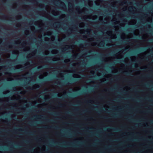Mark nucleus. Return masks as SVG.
<instances>
[{
  "instance_id": "bb28decb",
  "label": "nucleus",
  "mask_w": 153,
  "mask_h": 153,
  "mask_svg": "<svg viewBox=\"0 0 153 153\" xmlns=\"http://www.w3.org/2000/svg\"><path fill=\"white\" fill-rule=\"evenodd\" d=\"M114 64H115V63H111V64H110V65L111 66H113V65H114Z\"/></svg>"
},
{
  "instance_id": "393cba45",
  "label": "nucleus",
  "mask_w": 153,
  "mask_h": 153,
  "mask_svg": "<svg viewBox=\"0 0 153 153\" xmlns=\"http://www.w3.org/2000/svg\"><path fill=\"white\" fill-rule=\"evenodd\" d=\"M100 44L102 46H103V43L102 42H101L100 43Z\"/></svg>"
},
{
  "instance_id": "f03ea898",
  "label": "nucleus",
  "mask_w": 153,
  "mask_h": 153,
  "mask_svg": "<svg viewBox=\"0 0 153 153\" xmlns=\"http://www.w3.org/2000/svg\"><path fill=\"white\" fill-rule=\"evenodd\" d=\"M121 58H117V59L115 61V62L117 63H120L121 62H124L125 61L124 60H121Z\"/></svg>"
},
{
  "instance_id": "f8f14e48",
  "label": "nucleus",
  "mask_w": 153,
  "mask_h": 153,
  "mask_svg": "<svg viewBox=\"0 0 153 153\" xmlns=\"http://www.w3.org/2000/svg\"><path fill=\"white\" fill-rule=\"evenodd\" d=\"M51 114L53 115L57 116L59 115L57 113H51Z\"/></svg>"
},
{
  "instance_id": "052dcab7",
  "label": "nucleus",
  "mask_w": 153,
  "mask_h": 153,
  "mask_svg": "<svg viewBox=\"0 0 153 153\" xmlns=\"http://www.w3.org/2000/svg\"><path fill=\"white\" fill-rule=\"evenodd\" d=\"M57 96V94H56V95H55V96Z\"/></svg>"
},
{
  "instance_id": "a878e982",
  "label": "nucleus",
  "mask_w": 153,
  "mask_h": 153,
  "mask_svg": "<svg viewBox=\"0 0 153 153\" xmlns=\"http://www.w3.org/2000/svg\"><path fill=\"white\" fill-rule=\"evenodd\" d=\"M151 42H153V39H151L149 40Z\"/></svg>"
},
{
  "instance_id": "774afa93",
  "label": "nucleus",
  "mask_w": 153,
  "mask_h": 153,
  "mask_svg": "<svg viewBox=\"0 0 153 153\" xmlns=\"http://www.w3.org/2000/svg\"><path fill=\"white\" fill-rule=\"evenodd\" d=\"M47 67V66H45V67Z\"/></svg>"
},
{
  "instance_id": "c03bdc74",
  "label": "nucleus",
  "mask_w": 153,
  "mask_h": 153,
  "mask_svg": "<svg viewBox=\"0 0 153 153\" xmlns=\"http://www.w3.org/2000/svg\"><path fill=\"white\" fill-rule=\"evenodd\" d=\"M138 38H140V39H143V37H140L139 36L138 37Z\"/></svg>"
},
{
  "instance_id": "c9c22d12",
  "label": "nucleus",
  "mask_w": 153,
  "mask_h": 153,
  "mask_svg": "<svg viewBox=\"0 0 153 153\" xmlns=\"http://www.w3.org/2000/svg\"><path fill=\"white\" fill-rule=\"evenodd\" d=\"M150 123L151 124H153V120L151 121L150 122Z\"/></svg>"
},
{
  "instance_id": "7c9ffc66",
  "label": "nucleus",
  "mask_w": 153,
  "mask_h": 153,
  "mask_svg": "<svg viewBox=\"0 0 153 153\" xmlns=\"http://www.w3.org/2000/svg\"><path fill=\"white\" fill-rule=\"evenodd\" d=\"M145 50V49L144 48H143L141 49V51H144Z\"/></svg>"
},
{
  "instance_id": "6e6d98bb",
  "label": "nucleus",
  "mask_w": 153,
  "mask_h": 153,
  "mask_svg": "<svg viewBox=\"0 0 153 153\" xmlns=\"http://www.w3.org/2000/svg\"><path fill=\"white\" fill-rule=\"evenodd\" d=\"M30 89H31V90H32V89H32L30 87Z\"/></svg>"
},
{
  "instance_id": "9b49d317",
  "label": "nucleus",
  "mask_w": 153,
  "mask_h": 153,
  "mask_svg": "<svg viewBox=\"0 0 153 153\" xmlns=\"http://www.w3.org/2000/svg\"><path fill=\"white\" fill-rule=\"evenodd\" d=\"M72 57L73 58H76L77 57H79V56L78 55H77V56H75V55H72Z\"/></svg>"
},
{
  "instance_id": "338daca9",
  "label": "nucleus",
  "mask_w": 153,
  "mask_h": 153,
  "mask_svg": "<svg viewBox=\"0 0 153 153\" xmlns=\"http://www.w3.org/2000/svg\"><path fill=\"white\" fill-rule=\"evenodd\" d=\"M11 100H13V99H11Z\"/></svg>"
},
{
  "instance_id": "473e14b6",
  "label": "nucleus",
  "mask_w": 153,
  "mask_h": 153,
  "mask_svg": "<svg viewBox=\"0 0 153 153\" xmlns=\"http://www.w3.org/2000/svg\"><path fill=\"white\" fill-rule=\"evenodd\" d=\"M146 68H140V69L141 70H143L144 69H145Z\"/></svg>"
},
{
  "instance_id": "a19ab883",
  "label": "nucleus",
  "mask_w": 153,
  "mask_h": 153,
  "mask_svg": "<svg viewBox=\"0 0 153 153\" xmlns=\"http://www.w3.org/2000/svg\"><path fill=\"white\" fill-rule=\"evenodd\" d=\"M84 112H87V110H85L83 111Z\"/></svg>"
},
{
  "instance_id": "a18cd8bd",
  "label": "nucleus",
  "mask_w": 153,
  "mask_h": 153,
  "mask_svg": "<svg viewBox=\"0 0 153 153\" xmlns=\"http://www.w3.org/2000/svg\"><path fill=\"white\" fill-rule=\"evenodd\" d=\"M111 91H113V90H114V89L113 88H111Z\"/></svg>"
},
{
  "instance_id": "a211bd4d",
  "label": "nucleus",
  "mask_w": 153,
  "mask_h": 153,
  "mask_svg": "<svg viewBox=\"0 0 153 153\" xmlns=\"http://www.w3.org/2000/svg\"><path fill=\"white\" fill-rule=\"evenodd\" d=\"M68 146H76L75 145H74L73 144H70V145H68Z\"/></svg>"
},
{
  "instance_id": "13d9d810",
  "label": "nucleus",
  "mask_w": 153,
  "mask_h": 153,
  "mask_svg": "<svg viewBox=\"0 0 153 153\" xmlns=\"http://www.w3.org/2000/svg\"><path fill=\"white\" fill-rule=\"evenodd\" d=\"M95 27H98V26H97V25H96V26H95Z\"/></svg>"
},
{
  "instance_id": "412c9836",
  "label": "nucleus",
  "mask_w": 153,
  "mask_h": 153,
  "mask_svg": "<svg viewBox=\"0 0 153 153\" xmlns=\"http://www.w3.org/2000/svg\"><path fill=\"white\" fill-rule=\"evenodd\" d=\"M59 23L58 22H56V23H55V24H54V25H59L58 24Z\"/></svg>"
},
{
  "instance_id": "09e8293b",
  "label": "nucleus",
  "mask_w": 153,
  "mask_h": 153,
  "mask_svg": "<svg viewBox=\"0 0 153 153\" xmlns=\"http://www.w3.org/2000/svg\"><path fill=\"white\" fill-rule=\"evenodd\" d=\"M82 45V44H80L79 45V46H81Z\"/></svg>"
},
{
  "instance_id": "1a4fd4ad",
  "label": "nucleus",
  "mask_w": 153,
  "mask_h": 153,
  "mask_svg": "<svg viewBox=\"0 0 153 153\" xmlns=\"http://www.w3.org/2000/svg\"><path fill=\"white\" fill-rule=\"evenodd\" d=\"M63 136H67L68 137H71V134H64Z\"/></svg>"
},
{
  "instance_id": "ea45409f",
  "label": "nucleus",
  "mask_w": 153,
  "mask_h": 153,
  "mask_svg": "<svg viewBox=\"0 0 153 153\" xmlns=\"http://www.w3.org/2000/svg\"><path fill=\"white\" fill-rule=\"evenodd\" d=\"M127 146L128 147H130L131 146V145H127Z\"/></svg>"
},
{
  "instance_id": "f257e3e1",
  "label": "nucleus",
  "mask_w": 153,
  "mask_h": 153,
  "mask_svg": "<svg viewBox=\"0 0 153 153\" xmlns=\"http://www.w3.org/2000/svg\"><path fill=\"white\" fill-rule=\"evenodd\" d=\"M71 93V92H69L68 94L69 96H68L66 94H64V96L65 97H62L61 98V100H63L65 98H67L69 97L70 98H73L74 97H76L78 96L86 94V92H84L83 91H81L79 92L74 93L72 94H70V93Z\"/></svg>"
},
{
  "instance_id": "69168bd1",
  "label": "nucleus",
  "mask_w": 153,
  "mask_h": 153,
  "mask_svg": "<svg viewBox=\"0 0 153 153\" xmlns=\"http://www.w3.org/2000/svg\"><path fill=\"white\" fill-rule=\"evenodd\" d=\"M78 146V145H76V146Z\"/></svg>"
},
{
  "instance_id": "8fccbe9b",
  "label": "nucleus",
  "mask_w": 153,
  "mask_h": 153,
  "mask_svg": "<svg viewBox=\"0 0 153 153\" xmlns=\"http://www.w3.org/2000/svg\"><path fill=\"white\" fill-rule=\"evenodd\" d=\"M25 142L26 143H28V141H25Z\"/></svg>"
},
{
  "instance_id": "f704fd0d",
  "label": "nucleus",
  "mask_w": 153,
  "mask_h": 153,
  "mask_svg": "<svg viewBox=\"0 0 153 153\" xmlns=\"http://www.w3.org/2000/svg\"><path fill=\"white\" fill-rule=\"evenodd\" d=\"M42 128H46L47 127L46 126H43L42 127Z\"/></svg>"
},
{
  "instance_id": "0eeeda50",
  "label": "nucleus",
  "mask_w": 153,
  "mask_h": 153,
  "mask_svg": "<svg viewBox=\"0 0 153 153\" xmlns=\"http://www.w3.org/2000/svg\"><path fill=\"white\" fill-rule=\"evenodd\" d=\"M64 84H67V81H65L64 82L60 83L59 84V85L61 86Z\"/></svg>"
},
{
  "instance_id": "4d7b16f0",
  "label": "nucleus",
  "mask_w": 153,
  "mask_h": 153,
  "mask_svg": "<svg viewBox=\"0 0 153 153\" xmlns=\"http://www.w3.org/2000/svg\"><path fill=\"white\" fill-rule=\"evenodd\" d=\"M110 135H111V136H112V134H110Z\"/></svg>"
},
{
  "instance_id": "4c0bfd02",
  "label": "nucleus",
  "mask_w": 153,
  "mask_h": 153,
  "mask_svg": "<svg viewBox=\"0 0 153 153\" xmlns=\"http://www.w3.org/2000/svg\"><path fill=\"white\" fill-rule=\"evenodd\" d=\"M146 77H149V75H146Z\"/></svg>"
},
{
  "instance_id": "9d476101",
  "label": "nucleus",
  "mask_w": 153,
  "mask_h": 153,
  "mask_svg": "<svg viewBox=\"0 0 153 153\" xmlns=\"http://www.w3.org/2000/svg\"><path fill=\"white\" fill-rule=\"evenodd\" d=\"M44 68V67L43 66H41L40 67H38L37 68V69L39 70H40L41 69H42Z\"/></svg>"
},
{
  "instance_id": "58836bf2",
  "label": "nucleus",
  "mask_w": 153,
  "mask_h": 153,
  "mask_svg": "<svg viewBox=\"0 0 153 153\" xmlns=\"http://www.w3.org/2000/svg\"><path fill=\"white\" fill-rule=\"evenodd\" d=\"M35 117H39V116L38 117V115H36L34 116Z\"/></svg>"
},
{
  "instance_id": "7ed1b4c3",
  "label": "nucleus",
  "mask_w": 153,
  "mask_h": 153,
  "mask_svg": "<svg viewBox=\"0 0 153 153\" xmlns=\"http://www.w3.org/2000/svg\"><path fill=\"white\" fill-rule=\"evenodd\" d=\"M69 143L68 142H63L62 143H61V144H58V145L59 146H64L66 147L67 146L66 145H65V144L66 143Z\"/></svg>"
},
{
  "instance_id": "5701e85b",
  "label": "nucleus",
  "mask_w": 153,
  "mask_h": 153,
  "mask_svg": "<svg viewBox=\"0 0 153 153\" xmlns=\"http://www.w3.org/2000/svg\"><path fill=\"white\" fill-rule=\"evenodd\" d=\"M44 100L45 101H48V100H49V98H47V99L44 98Z\"/></svg>"
},
{
  "instance_id": "423d86ee",
  "label": "nucleus",
  "mask_w": 153,
  "mask_h": 153,
  "mask_svg": "<svg viewBox=\"0 0 153 153\" xmlns=\"http://www.w3.org/2000/svg\"><path fill=\"white\" fill-rule=\"evenodd\" d=\"M113 130L114 131L116 132H118L120 131V130L118 128H113Z\"/></svg>"
},
{
  "instance_id": "6ab92c4d",
  "label": "nucleus",
  "mask_w": 153,
  "mask_h": 153,
  "mask_svg": "<svg viewBox=\"0 0 153 153\" xmlns=\"http://www.w3.org/2000/svg\"><path fill=\"white\" fill-rule=\"evenodd\" d=\"M94 52V51H89L88 52V53L89 54H91L92 53V52Z\"/></svg>"
},
{
  "instance_id": "79ce46f5",
  "label": "nucleus",
  "mask_w": 153,
  "mask_h": 153,
  "mask_svg": "<svg viewBox=\"0 0 153 153\" xmlns=\"http://www.w3.org/2000/svg\"><path fill=\"white\" fill-rule=\"evenodd\" d=\"M81 65H83L84 64H83V62H82L81 63Z\"/></svg>"
},
{
  "instance_id": "39448f33",
  "label": "nucleus",
  "mask_w": 153,
  "mask_h": 153,
  "mask_svg": "<svg viewBox=\"0 0 153 153\" xmlns=\"http://www.w3.org/2000/svg\"><path fill=\"white\" fill-rule=\"evenodd\" d=\"M21 131H24L25 132V134H28V135L33 134L31 132H28L26 131H25L24 130H21Z\"/></svg>"
},
{
  "instance_id": "c85d7f7f",
  "label": "nucleus",
  "mask_w": 153,
  "mask_h": 153,
  "mask_svg": "<svg viewBox=\"0 0 153 153\" xmlns=\"http://www.w3.org/2000/svg\"><path fill=\"white\" fill-rule=\"evenodd\" d=\"M45 59H46V60H47V57H46V58ZM48 61H49V62H50V61H51V60H50V59H48Z\"/></svg>"
},
{
  "instance_id": "37998d69",
  "label": "nucleus",
  "mask_w": 153,
  "mask_h": 153,
  "mask_svg": "<svg viewBox=\"0 0 153 153\" xmlns=\"http://www.w3.org/2000/svg\"><path fill=\"white\" fill-rule=\"evenodd\" d=\"M46 110V109H43V111H45Z\"/></svg>"
},
{
  "instance_id": "864d4df0",
  "label": "nucleus",
  "mask_w": 153,
  "mask_h": 153,
  "mask_svg": "<svg viewBox=\"0 0 153 153\" xmlns=\"http://www.w3.org/2000/svg\"><path fill=\"white\" fill-rule=\"evenodd\" d=\"M141 140H144V139L143 138H141Z\"/></svg>"
},
{
  "instance_id": "72a5a7b5",
  "label": "nucleus",
  "mask_w": 153,
  "mask_h": 153,
  "mask_svg": "<svg viewBox=\"0 0 153 153\" xmlns=\"http://www.w3.org/2000/svg\"><path fill=\"white\" fill-rule=\"evenodd\" d=\"M94 86H95V87H96L97 88L98 87V86H97V85H96V86H92V87H94Z\"/></svg>"
},
{
  "instance_id": "49530a36",
  "label": "nucleus",
  "mask_w": 153,
  "mask_h": 153,
  "mask_svg": "<svg viewBox=\"0 0 153 153\" xmlns=\"http://www.w3.org/2000/svg\"><path fill=\"white\" fill-rule=\"evenodd\" d=\"M95 145V143H94V144H93L92 145V146H94Z\"/></svg>"
},
{
  "instance_id": "e2e57ef3",
  "label": "nucleus",
  "mask_w": 153,
  "mask_h": 153,
  "mask_svg": "<svg viewBox=\"0 0 153 153\" xmlns=\"http://www.w3.org/2000/svg\"><path fill=\"white\" fill-rule=\"evenodd\" d=\"M3 16H4V17H5V15H3Z\"/></svg>"
},
{
  "instance_id": "de8ad7c7",
  "label": "nucleus",
  "mask_w": 153,
  "mask_h": 153,
  "mask_svg": "<svg viewBox=\"0 0 153 153\" xmlns=\"http://www.w3.org/2000/svg\"><path fill=\"white\" fill-rule=\"evenodd\" d=\"M110 150L111 151H114V150H113L112 149H110Z\"/></svg>"
},
{
  "instance_id": "603ef678",
  "label": "nucleus",
  "mask_w": 153,
  "mask_h": 153,
  "mask_svg": "<svg viewBox=\"0 0 153 153\" xmlns=\"http://www.w3.org/2000/svg\"><path fill=\"white\" fill-rule=\"evenodd\" d=\"M28 152H31V151L30 150H28Z\"/></svg>"
},
{
  "instance_id": "3c124183",
  "label": "nucleus",
  "mask_w": 153,
  "mask_h": 153,
  "mask_svg": "<svg viewBox=\"0 0 153 153\" xmlns=\"http://www.w3.org/2000/svg\"><path fill=\"white\" fill-rule=\"evenodd\" d=\"M134 90H135V91H137L136 90V88L134 89Z\"/></svg>"
},
{
  "instance_id": "2eb2a0df",
  "label": "nucleus",
  "mask_w": 153,
  "mask_h": 153,
  "mask_svg": "<svg viewBox=\"0 0 153 153\" xmlns=\"http://www.w3.org/2000/svg\"><path fill=\"white\" fill-rule=\"evenodd\" d=\"M117 50H116L115 51H114L113 52L111 53V55H113L114 54V53H116V52H117Z\"/></svg>"
},
{
  "instance_id": "c756f323",
  "label": "nucleus",
  "mask_w": 153,
  "mask_h": 153,
  "mask_svg": "<svg viewBox=\"0 0 153 153\" xmlns=\"http://www.w3.org/2000/svg\"><path fill=\"white\" fill-rule=\"evenodd\" d=\"M92 91V89H89V91L91 92Z\"/></svg>"
},
{
  "instance_id": "680f3d73",
  "label": "nucleus",
  "mask_w": 153,
  "mask_h": 153,
  "mask_svg": "<svg viewBox=\"0 0 153 153\" xmlns=\"http://www.w3.org/2000/svg\"><path fill=\"white\" fill-rule=\"evenodd\" d=\"M2 67H3V68H5V67L4 66H3Z\"/></svg>"
},
{
  "instance_id": "20e7f679",
  "label": "nucleus",
  "mask_w": 153,
  "mask_h": 153,
  "mask_svg": "<svg viewBox=\"0 0 153 153\" xmlns=\"http://www.w3.org/2000/svg\"><path fill=\"white\" fill-rule=\"evenodd\" d=\"M78 80L77 79H70L69 81L71 83H73L77 82Z\"/></svg>"
},
{
  "instance_id": "5fc2aeb1",
  "label": "nucleus",
  "mask_w": 153,
  "mask_h": 153,
  "mask_svg": "<svg viewBox=\"0 0 153 153\" xmlns=\"http://www.w3.org/2000/svg\"><path fill=\"white\" fill-rule=\"evenodd\" d=\"M68 113H69V114H71V112H68Z\"/></svg>"
},
{
  "instance_id": "bf43d9fd",
  "label": "nucleus",
  "mask_w": 153,
  "mask_h": 153,
  "mask_svg": "<svg viewBox=\"0 0 153 153\" xmlns=\"http://www.w3.org/2000/svg\"><path fill=\"white\" fill-rule=\"evenodd\" d=\"M3 50H6L5 49H3Z\"/></svg>"
},
{
  "instance_id": "b1692460",
  "label": "nucleus",
  "mask_w": 153,
  "mask_h": 153,
  "mask_svg": "<svg viewBox=\"0 0 153 153\" xmlns=\"http://www.w3.org/2000/svg\"><path fill=\"white\" fill-rule=\"evenodd\" d=\"M62 5V7H63V8H64L65 7V4L64 3H63Z\"/></svg>"
},
{
  "instance_id": "e433bc0d",
  "label": "nucleus",
  "mask_w": 153,
  "mask_h": 153,
  "mask_svg": "<svg viewBox=\"0 0 153 153\" xmlns=\"http://www.w3.org/2000/svg\"><path fill=\"white\" fill-rule=\"evenodd\" d=\"M88 102L89 103H91V101H88Z\"/></svg>"
},
{
  "instance_id": "4468645a",
  "label": "nucleus",
  "mask_w": 153,
  "mask_h": 153,
  "mask_svg": "<svg viewBox=\"0 0 153 153\" xmlns=\"http://www.w3.org/2000/svg\"><path fill=\"white\" fill-rule=\"evenodd\" d=\"M99 153H105L102 150H99Z\"/></svg>"
},
{
  "instance_id": "ddd939ff",
  "label": "nucleus",
  "mask_w": 153,
  "mask_h": 153,
  "mask_svg": "<svg viewBox=\"0 0 153 153\" xmlns=\"http://www.w3.org/2000/svg\"><path fill=\"white\" fill-rule=\"evenodd\" d=\"M47 122H52L54 121V120H51L49 119H47Z\"/></svg>"
},
{
  "instance_id": "dca6fc26",
  "label": "nucleus",
  "mask_w": 153,
  "mask_h": 153,
  "mask_svg": "<svg viewBox=\"0 0 153 153\" xmlns=\"http://www.w3.org/2000/svg\"><path fill=\"white\" fill-rule=\"evenodd\" d=\"M113 117H116L117 116V114H112Z\"/></svg>"
},
{
  "instance_id": "4be33fe9",
  "label": "nucleus",
  "mask_w": 153,
  "mask_h": 153,
  "mask_svg": "<svg viewBox=\"0 0 153 153\" xmlns=\"http://www.w3.org/2000/svg\"><path fill=\"white\" fill-rule=\"evenodd\" d=\"M126 74V75H129L130 74V73L129 72H127Z\"/></svg>"
},
{
  "instance_id": "0e129e2a",
  "label": "nucleus",
  "mask_w": 153,
  "mask_h": 153,
  "mask_svg": "<svg viewBox=\"0 0 153 153\" xmlns=\"http://www.w3.org/2000/svg\"><path fill=\"white\" fill-rule=\"evenodd\" d=\"M151 112H152V113H153V111H151Z\"/></svg>"
},
{
  "instance_id": "f3484780",
  "label": "nucleus",
  "mask_w": 153,
  "mask_h": 153,
  "mask_svg": "<svg viewBox=\"0 0 153 153\" xmlns=\"http://www.w3.org/2000/svg\"><path fill=\"white\" fill-rule=\"evenodd\" d=\"M29 124H30L31 125H33L34 124H36V123H34V124H33L31 122H29Z\"/></svg>"
},
{
  "instance_id": "2f4dec72",
  "label": "nucleus",
  "mask_w": 153,
  "mask_h": 153,
  "mask_svg": "<svg viewBox=\"0 0 153 153\" xmlns=\"http://www.w3.org/2000/svg\"><path fill=\"white\" fill-rule=\"evenodd\" d=\"M128 42V41H124L123 42L124 43H126V42Z\"/></svg>"
},
{
  "instance_id": "cd10ccee",
  "label": "nucleus",
  "mask_w": 153,
  "mask_h": 153,
  "mask_svg": "<svg viewBox=\"0 0 153 153\" xmlns=\"http://www.w3.org/2000/svg\"><path fill=\"white\" fill-rule=\"evenodd\" d=\"M130 118L129 117H127L126 118V119L128 120H130Z\"/></svg>"
},
{
  "instance_id": "6e6552de",
  "label": "nucleus",
  "mask_w": 153,
  "mask_h": 153,
  "mask_svg": "<svg viewBox=\"0 0 153 153\" xmlns=\"http://www.w3.org/2000/svg\"><path fill=\"white\" fill-rule=\"evenodd\" d=\"M49 128H54V129H59V127H57V126L54 127L53 126H51V127H49Z\"/></svg>"
},
{
  "instance_id": "aec40b11",
  "label": "nucleus",
  "mask_w": 153,
  "mask_h": 153,
  "mask_svg": "<svg viewBox=\"0 0 153 153\" xmlns=\"http://www.w3.org/2000/svg\"><path fill=\"white\" fill-rule=\"evenodd\" d=\"M59 105L60 107H62L63 106V104L60 103H59Z\"/></svg>"
}]
</instances>
